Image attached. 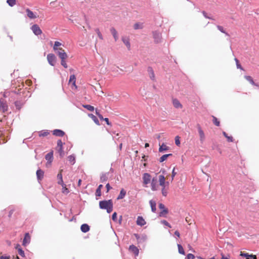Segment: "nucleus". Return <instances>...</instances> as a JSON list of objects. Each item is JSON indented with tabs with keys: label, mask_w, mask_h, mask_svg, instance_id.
<instances>
[{
	"label": "nucleus",
	"mask_w": 259,
	"mask_h": 259,
	"mask_svg": "<svg viewBox=\"0 0 259 259\" xmlns=\"http://www.w3.org/2000/svg\"><path fill=\"white\" fill-rule=\"evenodd\" d=\"M89 116L92 118V119L97 124L99 125V121L96 116L93 114H89Z\"/></svg>",
	"instance_id": "nucleus-39"
},
{
	"label": "nucleus",
	"mask_w": 259,
	"mask_h": 259,
	"mask_svg": "<svg viewBox=\"0 0 259 259\" xmlns=\"http://www.w3.org/2000/svg\"><path fill=\"white\" fill-rule=\"evenodd\" d=\"M63 144L64 143H63L61 140H58L57 150L58 152L59 153L60 156L61 157H63L65 155L64 152L63 150Z\"/></svg>",
	"instance_id": "nucleus-3"
},
{
	"label": "nucleus",
	"mask_w": 259,
	"mask_h": 259,
	"mask_svg": "<svg viewBox=\"0 0 259 259\" xmlns=\"http://www.w3.org/2000/svg\"><path fill=\"white\" fill-rule=\"evenodd\" d=\"M104 120L106 122V123L108 124V125H110V122H109V119L108 118H105L104 119Z\"/></svg>",
	"instance_id": "nucleus-63"
},
{
	"label": "nucleus",
	"mask_w": 259,
	"mask_h": 259,
	"mask_svg": "<svg viewBox=\"0 0 259 259\" xmlns=\"http://www.w3.org/2000/svg\"><path fill=\"white\" fill-rule=\"evenodd\" d=\"M135 29H141L143 28V24L142 23L138 22L136 23L134 25Z\"/></svg>",
	"instance_id": "nucleus-31"
},
{
	"label": "nucleus",
	"mask_w": 259,
	"mask_h": 259,
	"mask_svg": "<svg viewBox=\"0 0 259 259\" xmlns=\"http://www.w3.org/2000/svg\"><path fill=\"white\" fill-rule=\"evenodd\" d=\"M49 133L47 130H42L39 132V137H46L49 135Z\"/></svg>",
	"instance_id": "nucleus-36"
},
{
	"label": "nucleus",
	"mask_w": 259,
	"mask_h": 259,
	"mask_svg": "<svg viewBox=\"0 0 259 259\" xmlns=\"http://www.w3.org/2000/svg\"><path fill=\"white\" fill-rule=\"evenodd\" d=\"M96 113L98 116V117H99V118L101 120H104V118H103V117L102 116V115H101L99 113V112L97 109L96 110Z\"/></svg>",
	"instance_id": "nucleus-59"
},
{
	"label": "nucleus",
	"mask_w": 259,
	"mask_h": 259,
	"mask_svg": "<svg viewBox=\"0 0 259 259\" xmlns=\"http://www.w3.org/2000/svg\"><path fill=\"white\" fill-rule=\"evenodd\" d=\"M95 31L96 32V33H97L98 34V37L101 39H103V36L101 34V33L100 32L99 29L98 28H96L95 29Z\"/></svg>",
	"instance_id": "nucleus-50"
},
{
	"label": "nucleus",
	"mask_w": 259,
	"mask_h": 259,
	"mask_svg": "<svg viewBox=\"0 0 259 259\" xmlns=\"http://www.w3.org/2000/svg\"><path fill=\"white\" fill-rule=\"evenodd\" d=\"M217 28L222 33H225L227 36H229V34L226 32L223 27L220 25H217Z\"/></svg>",
	"instance_id": "nucleus-46"
},
{
	"label": "nucleus",
	"mask_w": 259,
	"mask_h": 259,
	"mask_svg": "<svg viewBox=\"0 0 259 259\" xmlns=\"http://www.w3.org/2000/svg\"><path fill=\"white\" fill-rule=\"evenodd\" d=\"M256 258H257L256 255H253V254H248V255H247V257L246 258V259H256Z\"/></svg>",
	"instance_id": "nucleus-53"
},
{
	"label": "nucleus",
	"mask_w": 259,
	"mask_h": 259,
	"mask_svg": "<svg viewBox=\"0 0 259 259\" xmlns=\"http://www.w3.org/2000/svg\"><path fill=\"white\" fill-rule=\"evenodd\" d=\"M197 127L199 136V140L201 144H203L205 140V135L200 124L197 125Z\"/></svg>",
	"instance_id": "nucleus-2"
},
{
	"label": "nucleus",
	"mask_w": 259,
	"mask_h": 259,
	"mask_svg": "<svg viewBox=\"0 0 259 259\" xmlns=\"http://www.w3.org/2000/svg\"><path fill=\"white\" fill-rule=\"evenodd\" d=\"M19 247H20V245L17 244L16 247V248L18 249V253L22 257H24L25 256L24 251L22 249V248H20Z\"/></svg>",
	"instance_id": "nucleus-33"
},
{
	"label": "nucleus",
	"mask_w": 259,
	"mask_h": 259,
	"mask_svg": "<svg viewBox=\"0 0 259 259\" xmlns=\"http://www.w3.org/2000/svg\"><path fill=\"white\" fill-rule=\"evenodd\" d=\"M175 235L177 236V237H179L180 236V234L178 231H176L175 232Z\"/></svg>",
	"instance_id": "nucleus-64"
},
{
	"label": "nucleus",
	"mask_w": 259,
	"mask_h": 259,
	"mask_svg": "<svg viewBox=\"0 0 259 259\" xmlns=\"http://www.w3.org/2000/svg\"><path fill=\"white\" fill-rule=\"evenodd\" d=\"M235 61L236 64V67L238 69H240L242 70H243V67L241 66L240 64L239 63V60L237 58H235Z\"/></svg>",
	"instance_id": "nucleus-47"
},
{
	"label": "nucleus",
	"mask_w": 259,
	"mask_h": 259,
	"mask_svg": "<svg viewBox=\"0 0 259 259\" xmlns=\"http://www.w3.org/2000/svg\"><path fill=\"white\" fill-rule=\"evenodd\" d=\"M143 183L147 185L151 181V176L148 173H145L143 176Z\"/></svg>",
	"instance_id": "nucleus-11"
},
{
	"label": "nucleus",
	"mask_w": 259,
	"mask_h": 259,
	"mask_svg": "<svg viewBox=\"0 0 259 259\" xmlns=\"http://www.w3.org/2000/svg\"><path fill=\"white\" fill-rule=\"evenodd\" d=\"M61 64L65 68L68 67L67 64L65 61V59L61 60Z\"/></svg>",
	"instance_id": "nucleus-51"
},
{
	"label": "nucleus",
	"mask_w": 259,
	"mask_h": 259,
	"mask_svg": "<svg viewBox=\"0 0 259 259\" xmlns=\"http://www.w3.org/2000/svg\"><path fill=\"white\" fill-rule=\"evenodd\" d=\"M15 105L16 108L20 110L23 105V103L20 101H16L15 102Z\"/></svg>",
	"instance_id": "nucleus-32"
},
{
	"label": "nucleus",
	"mask_w": 259,
	"mask_h": 259,
	"mask_svg": "<svg viewBox=\"0 0 259 259\" xmlns=\"http://www.w3.org/2000/svg\"><path fill=\"white\" fill-rule=\"evenodd\" d=\"M53 134L58 137H63L65 135V133L63 131L58 129L54 130L53 131Z\"/></svg>",
	"instance_id": "nucleus-18"
},
{
	"label": "nucleus",
	"mask_w": 259,
	"mask_h": 259,
	"mask_svg": "<svg viewBox=\"0 0 259 259\" xmlns=\"http://www.w3.org/2000/svg\"><path fill=\"white\" fill-rule=\"evenodd\" d=\"M172 155V154H164L163 155H162L160 158H159V162H163L164 161H165L167 158L170 156H171Z\"/></svg>",
	"instance_id": "nucleus-34"
},
{
	"label": "nucleus",
	"mask_w": 259,
	"mask_h": 259,
	"mask_svg": "<svg viewBox=\"0 0 259 259\" xmlns=\"http://www.w3.org/2000/svg\"><path fill=\"white\" fill-rule=\"evenodd\" d=\"M153 38L154 39L155 42L156 43H158L161 40V34L159 32L157 31H155L153 32Z\"/></svg>",
	"instance_id": "nucleus-12"
},
{
	"label": "nucleus",
	"mask_w": 259,
	"mask_h": 259,
	"mask_svg": "<svg viewBox=\"0 0 259 259\" xmlns=\"http://www.w3.org/2000/svg\"><path fill=\"white\" fill-rule=\"evenodd\" d=\"M156 183H157V178H153L152 180L151 183V190L152 191L157 190Z\"/></svg>",
	"instance_id": "nucleus-20"
},
{
	"label": "nucleus",
	"mask_w": 259,
	"mask_h": 259,
	"mask_svg": "<svg viewBox=\"0 0 259 259\" xmlns=\"http://www.w3.org/2000/svg\"><path fill=\"white\" fill-rule=\"evenodd\" d=\"M134 236L137 239L138 243H144L147 239V236L145 234L140 235L138 234H134Z\"/></svg>",
	"instance_id": "nucleus-4"
},
{
	"label": "nucleus",
	"mask_w": 259,
	"mask_h": 259,
	"mask_svg": "<svg viewBox=\"0 0 259 259\" xmlns=\"http://www.w3.org/2000/svg\"><path fill=\"white\" fill-rule=\"evenodd\" d=\"M26 13L27 17L31 19H35L38 17L36 13H33L28 8L26 9Z\"/></svg>",
	"instance_id": "nucleus-9"
},
{
	"label": "nucleus",
	"mask_w": 259,
	"mask_h": 259,
	"mask_svg": "<svg viewBox=\"0 0 259 259\" xmlns=\"http://www.w3.org/2000/svg\"><path fill=\"white\" fill-rule=\"evenodd\" d=\"M110 32L112 33L115 41H117V40L118 38L117 32L116 31V29L114 27H112L110 28Z\"/></svg>",
	"instance_id": "nucleus-25"
},
{
	"label": "nucleus",
	"mask_w": 259,
	"mask_h": 259,
	"mask_svg": "<svg viewBox=\"0 0 259 259\" xmlns=\"http://www.w3.org/2000/svg\"><path fill=\"white\" fill-rule=\"evenodd\" d=\"M240 255H241V256L245 257H246V258H247V255H248V253H244V252H241V253H240Z\"/></svg>",
	"instance_id": "nucleus-61"
},
{
	"label": "nucleus",
	"mask_w": 259,
	"mask_h": 259,
	"mask_svg": "<svg viewBox=\"0 0 259 259\" xmlns=\"http://www.w3.org/2000/svg\"><path fill=\"white\" fill-rule=\"evenodd\" d=\"M8 107L6 101L4 99L1 98L0 99V109H1V110H2L3 112H5L8 110Z\"/></svg>",
	"instance_id": "nucleus-6"
},
{
	"label": "nucleus",
	"mask_w": 259,
	"mask_h": 259,
	"mask_svg": "<svg viewBox=\"0 0 259 259\" xmlns=\"http://www.w3.org/2000/svg\"><path fill=\"white\" fill-rule=\"evenodd\" d=\"M147 71L148 72L149 76L150 78V79L151 80H152L153 81H155V74H154V71H153L152 68L151 67H148Z\"/></svg>",
	"instance_id": "nucleus-15"
},
{
	"label": "nucleus",
	"mask_w": 259,
	"mask_h": 259,
	"mask_svg": "<svg viewBox=\"0 0 259 259\" xmlns=\"http://www.w3.org/2000/svg\"><path fill=\"white\" fill-rule=\"evenodd\" d=\"M223 135L227 139V141L229 142H232L233 141V137L228 136L225 132H223Z\"/></svg>",
	"instance_id": "nucleus-43"
},
{
	"label": "nucleus",
	"mask_w": 259,
	"mask_h": 259,
	"mask_svg": "<svg viewBox=\"0 0 259 259\" xmlns=\"http://www.w3.org/2000/svg\"><path fill=\"white\" fill-rule=\"evenodd\" d=\"M106 188L107 189V192H108L112 188L109 183L106 184Z\"/></svg>",
	"instance_id": "nucleus-60"
},
{
	"label": "nucleus",
	"mask_w": 259,
	"mask_h": 259,
	"mask_svg": "<svg viewBox=\"0 0 259 259\" xmlns=\"http://www.w3.org/2000/svg\"><path fill=\"white\" fill-rule=\"evenodd\" d=\"M136 223L137 225L142 227L145 225L146 223L142 217L138 216L137 219Z\"/></svg>",
	"instance_id": "nucleus-14"
},
{
	"label": "nucleus",
	"mask_w": 259,
	"mask_h": 259,
	"mask_svg": "<svg viewBox=\"0 0 259 259\" xmlns=\"http://www.w3.org/2000/svg\"><path fill=\"white\" fill-rule=\"evenodd\" d=\"M159 208L161 210V211L159 213L160 217H164L168 213V209L165 208L164 205L162 203L159 204Z\"/></svg>",
	"instance_id": "nucleus-8"
},
{
	"label": "nucleus",
	"mask_w": 259,
	"mask_h": 259,
	"mask_svg": "<svg viewBox=\"0 0 259 259\" xmlns=\"http://www.w3.org/2000/svg\"><path fill=\"white\" fill-rule=\"evenodd\" d=\"M172 103L174 106L176 108H181L182 107V105L181 104L180 101L177 99H175L172 100Z\"/></svg>",
	"instance_id": "nucleus-23"
},
{
	"label": "nucleus",
	"mask_w": 259,
	"mask_h": 259,
	"mask_svg": "<svg viewBox=\"0 0 259 259\" xmlns=\"http://www.w3.org/2000/svg\"><path fill=\"white\" fill-rule=\"evenodd\" d=\"M149 203L151 208V211L153 212H155L156 210V202L153 200L149 201Z\"/></svg>",
	"instance_id": "nucleus-22"
},
{
	"label": "nucleus",
	"mask_w": 259,
	"mask_h": 259,
	"mask_svg": "<svg viewBox=\"0 0 259 259\" xmlns=\"http://www.w3.org/2000/svg\"><path fill=\"white\" fill-rule=\"evenodd\" d=\"M45 159L49 164L51 163L53 160V152H50L45 156Z\"/></svg>",
	"instance_id": "nucleus-13"
},
{
	"label": "nucleus",
	"mask_w": 259,
	"mask_h": 259,
	"mask_svg": "<svg viewBox=\"0 0 259 259\" xmlns=\"http://www.w3.org/2000/svg\"><path fill=\"white\" fill-rule=\"evenodd\" d=\"M112 219L113 220V221H117V213L116 212H114L113 214H112Z\"/></svg>",
	"instance_id": "nucleus-58"
},
{
	"label": "nucleus",
	"mask_w": 259,
	"mask_h": 259,
	"mask_svg": "<svg viewBox=\"0 0 259 259\" xmlns=\"http://www.w3.org/2000/svg\"><path fill=\"white\" fill-rule=\"evenodd\" d=\"M56 58L55 55L53 54H49L47 56V60L50 65L52 66L55 65Z\"/></svg>",
	"instance_id": "nucleus-5"
},
{
	"label": "nucleus",
	"mask_w": 259,
	"mask_h": 259,
	"mask_svg": "<svg viewBox=\"0 0 259 259\" xmlns=\"http://www.w3.org/2000/svg\"><path fill=\"white\" fill-rule=\"evenodd\" d=\"M202 13L203 15V16L205 18H207V19H213V18L212 17H209L207 15V13L205 12V11H202Z\"/></svg>",
	"instance_id": "nucleus-57"
},
{
	"label": "nucleus",
	"mask_w": 259,
	"mask_h": 259,
	"mask_svg": "<svg viewBox=\"0 0 259 259\" xmlns=\"http://www.w3.org/2000/svg\"><path fill=\"white\" fill-rule=\"evenodd\" d=\"M103 187V185H100L98 188L96 190V195L97 196H100L101 195V188Z\"/></svg>",
	"instance_id": "nucleus-35"
},
{
	"label": "nucleus",
	"mask_w": 259,
	"mask_h": 259,
	"mask_svg": "<svg viewBox=\"0 0 259 259\" xmlns=\"http://www.w3.org/2000/svg\"><path fill=\"white\" fill-rule=\"evenodd\" d=\"M161 222L162 224L164 225L165 226H166L168 227L169 228H171V226L166 221L162 220V221H161Z\"/></svg>",
	"instance_id": "nucleus-56"
},
{
	"label": "nucleus",
	"mask_w": 259,
	"mask_h": 259,
	"mask_svg": "<svg viewBox=\"0 0 259 259\" xmlns=\"http://www.w3.org/2000/svg\"><path fill=\"white\" fill-rule=\"evenodd\" d=\"M162 189H161V193L163 196H166L167 195V191L166 188V186H161Z\"/></svg>",
	"instance_id": "nucleus-42"
},
{
	"label": "nucleus",
	"mask_w": 259,
	"mask_h": 259,
	"mask_svg": "<svg viewBox=\"0 0 259 259\" xmlns=\"http://www.w3.org/2000/svg\"><path fill=\"white\" fill-rule=\"evenodd\" d=\"M10 258V256L2 255V256H0V259H9Z\"/></svg>",
	"instance_id": "nucleus-62"
},
{
	"label": "nucleus",
	"mask_w": 259,
	"mask_h": 259,
	"mask_svg": "<svg viewBox=\"0 0 259 259\" xmlns=\"http://www.w3.org/2000/svg\"><path fill=\"white\" fill-rule=\"evenodd\" d=\"M99 207L101 209H106L107 212L110 213L113 209V202L112 200L110 199L100 201Z\"/></svg>",
	"instance_id": "nucleus-1"
},
{
	"label": "nucleus",
	"mask_w": 259,
	"mask_h": 259,
	"mask_svg": "<svg viewBox=\"0 0 259 259\" xmlns=\"http://www.w3.org/2000/svg\"><path fill=\"white\" fill-rule=\"evenodd\" d=\"M159 185L161 186H164L165 185V179L163 175H159L158 177Z\"/></svg>",
	"instance_id": "nucleus-19"
},
{
	"label": "nucleus",
	"mask_w": 259,
	"mask_h": 259,
	"mask_svg": "<svg viewBox=\"0 0 259 259\" xmlns=\"http://www.w3.org/2000/svg\"><path fill=\"white\" fill-rule=\"evenodd\" d=\"M57 53L61 60L66 59L67 58V55L64 51L57 52Z\"/></svg>",
	"instance_id": "nucleus-21"
},
{
	"label": "nucleus",
	"mask_w": 259,
	"mask_h": 259,
	"mask_svg": "<svg viewBox=\"0 0 259 259\" xmlns=\"http://www.w3.org/2000/svg\"><path fill=\"white\" fill-rule=\"evenodd\" d=\"M175 143L177 146H179L180 145V138L179 136H176L175 137Z\"/></svg>",
	"instance_id": "nucleus-52"
},
{
	"label": "nucleus",
	"mask_w": 259,
	"mask_h": 259,
	"mask_svg": "<svg viewBox=\"0 0 259 259\" xmlns=\"http://www.w3.org/2000/svg\"><path fill=\"white\" fill-rule=\"evenodd\" d=\"M83 107L90 111H93L94 110V107L90 105H83Z\"/></svg>",
	"instance_id": "nucleus-44"
},
{
	"label": "nucleus",
	"mask_w": 259,
	"mask_h": 259,
	"mask_svg": "<svg viewBox=\"0 0 259 259\" xmlns=\"http://www.w3.org/2000/svg\"><path fill=\"white\" fill-rule=\"evenodd\" d=\"M195 258L194 255L192 253H189L187 254L185 259H194Z\"/></svg>",
	"instance_id": "nucleus-54"
},
{
	"label": "nucleus",
	"mask_w": 259,
	"mask_h": 259,
	"mask_svg": "<svg viewBox=\"0 0 259 259\" xmlns=\"http://www.w3.org/2000/svg\"><path fill=\"white\" fill-rule=\"evenodd\" d=\"M122 40L123 42L127 47V49L128 50H130V48H131V45H130V41H129L128 39V38H126L125 37H122Z\"/></svg>",
	"instance_id": "nucleus-30"
},
{
	"label": "nucleus",
	"mask_w": 259,
	"mask_h": 259,
	"mask_svg": "<svg viewBox=\"0 0 259 259\" xmlns=\"http://www.w3.org/2000/svg\"><path fill=\"white\" fill-rule=\"evenodd\" d=\"M213 118V123L216 125V126H219L220 125V121L218 120L217 117L215 116H212Z\"/></svg>",
	"instance_id": "nucleus-48"
},
{
	"label": "nucleus",
	"mask_w": 259,
	"mask_h": 259,
	"mask_svg": "<svg viewBox=\"0 0 259 259\" xmlns=\"http://www.w3.org/2000/svg\"><path fill=\"white\" fill-rule=\"evenodd\" d=\"M31 29L36 35H38L42 33L41 30L37 24L33 25L31 27Z\"/></svg>",
	"instance_id": "nucleus-7"
},
{
	"label": "nucleus",
	"mask_w": 259,
	"mask_h": 259,
	"mask_svg": "<svg viewBox=\"0 0 259 259\" xmlns=\"http://www.w3.org/2000/svg\"><path fill=\"white\" fill-rule=\"evenodd\" d=\"M81 231L83 233H87L90 230V226L87 224H83L81 226Z\"/></svg>",
	"instance_id": "nucleus-24"
},
{
	"label": "nucleus",
	"mask_w": 259,
	"mask_h": 259,
	"mask_svg": "<svg viewBox=\"0 0 259 259\" xmlns=\"http://www.w3.org/2000/svg\"><path fill=\"white\" fill-rule=\"evenodd\" d=\"M178 251H179V252L180 254H183V255H184L185 254V251L183 249V246L180 244H178Z\"/></svg>",
	"instance_id": "nucleus-41"
},
{
	"label": "nucleus",
	"mask_w": 259,
	"mask_h": 259,
	"mask_svg": "<svg viewBox=\"0 0 259 259\" xmlns=\"http://www.w3.org/2000/svg\"><path fill=\"white\" fill-rule=\"evenodd\" d=\"M108 179L107 174H103L102 175V176L100 177V181L102 183H103L105 181H106Z\"/></svg>",
	"instance_id": "nucleus-38"
},
{
	"label": "nucleus",
	"mask_w": 259,
	"mask_h": 259,
	"mask_svg": "<svg viewBox=\"0 0 259 259\" xmlns=\"http://www.w3.org/2000/svg\"><path fill=\"white\" fill-rule=\"evenodd\" d=\"M61 45V43H60V42L57 41H55L53 47L54 50L55 51H57L58 50V47L60 46Z\"/></svg>",
	"instance_id": "nucleus-45"
},
{
	"label": "nucleus",
	"mask_w": 259,
	"mask_h": 259,
	"mask_svg": "<svg viewBox=\"0 0 259 259\" xmlns=\"http://www.w3.org/2000/svg\"><path fill=\"white\" fill-rule=\"evenodd\" d=\"M7 2L8 4V5L11 7L14 6L16 4L15 0H7Z\"/></svg>",
	"instance_id": "nucleus-49"
},
{
	"label": "nucleus",
	"mask_w": 259,
	"mask_h": 259,
	"mask_svg": "<svg viewBox=\"0 0 259 259\" xmlns=\"http://www.w3.org/2000/svg\"><path fill=\"white\" fill-rule=\"evenodd\" d=\"M44 172L40 169H38L36 171V176L38 180H41L43 178Z\"/></svg>",
	"instance_id": "nucleus-26"
},
{
	"label": "nucleus",
	"mask_w": 259,
	"mask_h": 259,
	"mask_svg": "<svg viewBox=\"0 0 259 259\" xmlns=\"http://www.w3.org/2000/svg\"><path fill=\"white\" fill-rule=\"evenodd\" d=\"M69 161L71 163V164H74L75 162V158L74 155H70L68 157Z\"/></svg>",
	"instance_id": "nucleus-40"
},
{
	"label": "nucleus",
	"mask_w": 259,
	"mask_h": 259,
	"mask_svg": "<svg viewBox=\"0 0 259 259\" xmlns=\"http://www.w3.org/2000/svg\"><path fill=\"white\" fill-rule=\"evenodd\" d=\"M129 250L133 252L135 256H138L139 253V249L134 245H131L129 247Z\"/></svg>",
	"instance_id": "nucleus-16"
},
{
	"label": "nucleus",
	"mask_w": 259,
	"mask_h": 259,
	"mask_svg": "<svg viewBox=\"0 0 259 259\" xmlns=\"http://www.w3.org/2000/svg\"><path fill=\"white\" fill-rule=\"evenodd\" d=\"M244 78L252 85L259 87V84L255 83L253 80V78L249 75H245Z\"/></svg>",
	"instance_id": "nucleus-17"
},
{
	"label": "nucleus",
	"mask_w": 259,
	"mask_h": 259,
	"mask_svg": "<svg viewBox=\"0 0 259 259\" xmlns=\"http://www.w3.org/2000/svg\"><path fill=\"white\" fill-rule=\"evenodd\" d=\"M76 77L73 74L70 75L69 78V82L72 83L73 85H75Z\"/></svg>",
	"instance_id": "nucleus-37"
},
{
	"label": "nucleus",
	"mask_w": 259,
	"mask_h": 259,
	"mask_svg": "<svg viewBox=\"0 0 259 259\" xmlns=\"http://www.w3.org/2000/svg\"><path fill=\"white\" fill-rule=\"evenodd\" d=\"M126 195V191L123 189H122L120 191L119 195L118 196L117 199H123Z\"/></svg>",
	"instance_id": "nucleus-29"
},
{
	"label": "nucleus",
	"mask_w": 259,
	"mask_h": 259,
	"mask_svg": "<svg viewBox=\"0 0 259 259\" xmlns=\"http://www.w3.org/2000/svg\"><path fill=\"white\" fill-rule=\"evenodd\" d=\"M169 149V147L167 146L164 143H162L161 145H160L159 148V152H162L164 151H167Z\"/></svg>",
	"instance_id": "nucleus-28"
},
{
	"label": "nucleus",
	"mask_w": 259,
	"mask_h": 259,
	"mask_svg": "<svg viewBox=\"0 0 259 259\" xmlns=\"http://www.w3.org/2000/svg\"><path fill=\"white\" fill-rule=\"evenodd\" d=\"M30 242V236L28 233H26L25 234L23 240L22 245L23 246H26Z\"/></svg>",
	"instance_id": "nucleus-10"
},
{
	"label": "nucleus",
	"mask_w": 259,
	"mask_h": 259,
	"mask_svg": "<svg viewBox=\"0 0 259 259\" xmlns=\"http://www.w3.org/2000/svg\"><path fill=\"white\" fill-rule=\"evenodd\" d=\"M177 173L175 172V167H174L172 171L171 174V182H172L174 180V177L176 175Z\"/></svg>",
	"instance_id": "nucleus-55"
},
{
	"label": "nucleus",
	"mask_w": 259,
	"mask_h": 259,
	"mask_svg": "<svg viewBox=\"0 0 259 259\" xmlns=\"http://www.w3.org/2000/svg\"><path fill=\"white\" fill-rule=\"evenodd\" d=\"M57 178L58 179V183L59 185H61L63 187H64L65 185L64 184L62 178V175L61 172L59 173L57 175Z\"/></svg>",
	"instance_id": "nucleus-27"
}]
</instances>
